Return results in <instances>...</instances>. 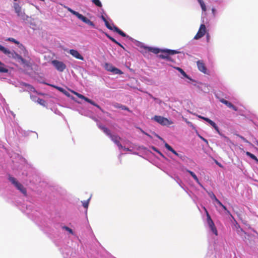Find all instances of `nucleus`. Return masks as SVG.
Masks as SVG:
<instances>
[{
    "instance_id": "obj_1",
    "label": "nucleus",
    "mask_w": 258,
    "mask_h": 258,
    "mask_svg": "<svg viewBox=\"0 0 258 258\" xmlns=\"http://www.w3.org/2000/svg\"><path fill=\"white\" fill-rule=\"evenodd\" d=\"M66 9L68 10L69 12L71 13L73 15L76 16L79 19L84 22L85 23L88 24V25L92 26V27H95V25L93 22L90 21L89 19L84 16L82 14L79 13L78 12L72 10L70 8L66 7Z\"/></svg>"
},
{
    "instance_id": "obj_2",
    "label": "nucleus",
    "mask_w": 258,
    "mask_h": 258,
    "mask_svg": "<svg viewBox=\"0 0 258 258\" xmlns=\"http://www.w3.org/2000/svg\"><path fill=\"white\" fill-rule=\"evenodd\" d=\"M9 179L17 189L20 190L24 196H27L26 188L19 182L15 177L10 176Z\"/></svg>"
},
{
    "instance_id": "obj_3",
    "label": "nucleus",
    "mask_w": 258,
    "mask_h": 258,
    "mask_svg": "<svg viewBox=\"0 0 258 258\" xmlns=\"http://www.w3.org/2000/svg\"><path fill=\"white\" fill-rule=\"evenodd\" d=\"M162 54L159 55V57L166 59L168 60H171L170 55H173L178 53L179 52L175 50L163 49L161 50Z\"/></svg>"
},
{
    "instance_id": "obj_4",
    "label": "nucleus",
    "mask_w": 258,
    "mask_h": 258,
    "mask_svg": "<svg viewBox=\"0 0 258 258\" xmlns=\"http://www.w3.org/2000/svg\"><path fill=\"white\" fill-rule=\"evenodd\" d=\"M153 119L162 125L169 126L173 123L171 120L159 115L154 116Z\"/></svg>"
},
{
    "instance_id": "obj_5",
    "label": "nucleus",
    "mask_w": 258,
    "mask_h": 258,
    "mask_svg": "<svg viewBox=\"0 0 258 258\" xmlns=\"http://www.w3.org/2000/svg\"><path fill=\"white\" fill-rule=\"evenodd\" d=\"M204 209L205 210V212L206 213L207 221V223L209 225V227L210 228L211 230L212 231V232L214 234H215V235L217 236L218 235V231H217V228L215 225V224H214L213 221L212 220V219H211V216L209 215L207 209L206 208H204Z\"/></svg>"
},
{
    "instance_id": "obj_6",
    "label": "nucleus",
    "mask_w": 258,
    "mask_h": 258,
    "mask_svg": "<svg viewBox=\"0 0 258 258\" xmlns=\"http://www.w3.org/2000/svg\"><path fill=\"white\" fill-rule=\"evenodd\" d=\"M14 8L15 12L17 13L18 17H20L23 20H27L28 17L25 14V12L22 11L21 7L17 3H14Z\"/></svg>"
},
{
    "instance_id": "obj_7",
    "label": "nucleus",
    "mask_w": 258,
    "mask_h": 258,
    "mask_svg": "<svg viewBox=\"0 0 258 258\" xmlns=\"http://www.w3.org/2000/svg\"><path fill=\"white\" fill-rule=\"evenodd\" d=\"M105 25L106 27L109 30H112L118 34H119L120 35H121L122 37H126V35L125 33H124L122 31L120 30L118 27H117L116 26H114L113 24L112 25L110 24L109 22L107 21L105 22H104Z\"/></svg>"
},
{
    "instance_id": "obj_8",
    "label": "nucleus",
    "mask_w": 258,
    "mask_h": 258,
    "mask_svg": "<svg viewBox=\"0 0 258 258\" xmlns=\"http://www.w3.org/2000/svg\"><path fill=\"white\" fill-rule=\"evenodd\" d=\"M73 92L78 98L84 100L86 102H87L90 103L91 104L94 105V106L97 107L102 112H103V110L102 109V108L99 105H98L94 101H93V100L89 99L88 98L84 96V95H83L79 93H77L76 92Z\"/></svg>"
},
{
    "instance_id": "obj_9",
    "label": "nucleus",
    "mask_w": 258,
    "mask_h": 258,
    "mask_svg": "<svg viewBox=\"0 0 258 258\" xmlns=\"http://www.w3.org/2000/svg\"><path fill=\"white\" fill-rule=\"evenodd\" d=\"M51 63L55 68L59 72H62L66 69V65L62 62L57 60H53Z\"/></svg>"
},
{
    "instance_id": "obj_10",
    "label": "nucleus",
    "mask_w": 258,
    "mask_h": 258,
    "mask_svg": "<svg viewBox=\"0 0 258 258\" xmlns=\"http://www.w3.org/2000/svg\"><path fill=\"white\" fill-rule=\"evenodd\" d=\"M206 32V27L204 24H201L200 28L194 37V39L196 40L199 39L200 38L203 37Z\"/></svg>"
},
{
    "instance_id": "obj_11",
    "label": "nucleus",
    "mask_w": 258,
    "mask_h": 258,
    "mask_svg": "<svg viewBox=\"0 0 258 258\" xmlns=\"http://www.w3.org/2000/svg\"><path fill=\"white\" fill-rule=\"evenodd\" d=\"M104 68L106 70L113 72L116 74H121L122 73L120 70L115 68L110 63H106L105 64Z\"/></svg>"
},
{
    "instance_id": "obj_12",
    "label": "nucleus",
    "mask_w": 258,
    "mask_h": 258,
    "mask_svg": "<svg viewBox=\"0 0 258 258\" xmlns=\"http://www.w3.org/2000/svg\"><path fill=\"white\" fill-rule=\"evenodd\" d=\"M111 141L113 142L118 147L119 149L123 148V146L120 143L121 138L117 135H111L109 137Z\"/></svg>"
},
{
    "instance_id": "obj_13",
    "label": "nucleus",
    "mask_w": 258,
    "mask_h": 258,
    "mask_svg": "<svg viewBox=\"0 0 258 258\" xmlns=\"http://www.w3.org/2000/svg\"><path fill=\"white\" fill-rule=\"evenodd\" d=\"M197 64L198 68L200 71H201V72H202L205 74H208L207 69L206 68L205 63L204 62V61L203 60H198L197 61Z\"/></svg>"
},
{
    "instance_id": "obj_14",
    "label": "nucleus",
    "mask_w": 258,
    "mask_h": 258,
    "mask_svg": "<svg viewBox=\"0 0 258 258\" xmlns=\"http://www.w3.org/2000/svg\"><path fill=\"white\" fill-rule=\"evenodd\" d=\"M69 53L71 54L74 57L83 60L84 57L83 56L81 55V54L79 52V51L75 49H70L69 51Z\"/></svg>"
},
{
    "instance_id": "obj_15",
    "label": "nucleus",
    "mask_w": 258,
    "mask_h": 258,
    "mask_svg": "<svg viewBox=\"0 0 258 258\" xmlns=\"http://www.w3.org/2000/svg\"><path fill=\"white\" fill-rule=\"evenodd\" d=\"M220 101L226 105L228 107L232 108L234 111L237 110V108L235 106L233 105L231 102L225 100L224 99H220Z\"/></svg>"
},
{
    "instance_id": "obj_16",
    "label": "nucleus",
    "mask_w": 258,
    "mask_h": 258,
    "mask_svg": "<svg viewBox=\"0 0 258 258\" xmlns=\"http://www.w3.org/2000/svg\"><path fill=\"white\" fill-rule=\"evenodd\" d=\"M7 40L9 41L13 42L14 43L19 45V48H20L22 49H24L25 50H26L24 46L22 44H20L19 41H18L16 39H15L14 38L10 37V38H8L7 39Z\"/></svg>"
},
{
    "instance_id": "obj_17",
    "label": "nucleus",
    "mask_w": 258,
    "mask_h": 258,
    "mask_svg": "<svg viewBox=\"0 0 258 258\" xmlns=\"http://www.w3.org/2000/svg\"><path fill=\"white\" fill-rule=\"evenodd\" d=\"M0 51L3 52L4 54L9 55L10 56V54L13 55V54L11 52L10 50L7 49L3 46L0 44Z\"/></svg>"
},
{
    "instance_id": "obj_18",
    "label": "nucleus",
    "mask_w": 258,
    "mask_h": 258,
    "mask_svg": "<svg viewBox=\"0 0 258 258\" xmlns=\"http://www.w3.org/2000/svg\"><path fill=\"white\" fill-rule=\"evenodd\" d=\"M9 70L6 65L0 61V73H8Z\"/></svg>"
},
{
    "instance_id": "obj_19",
    "label": "nucleus",
    "mask_w": 258,
    "mask_h": 258,
    "mask_svg": "<svg viewBox=\"0 0 258 258\" xmlns=\"http://www.w3.org/2000/svg\"><path fill=\"white\" fill-rule=\"evenodd\" d=\"M207 122H208L211 125H212L214 128V129L216 131V132L219 134L220 135V132L219 130L218 126L216 125V124L213 121H212V120H211L210 119L209 121H208Z\"/></svg>"
},
{
    "instance_id": "obj_20",
    "label": "nucleus",
    "mask_w": 258,
    "mask_h": 258,
    "mask_svg": "<svg viewBox=\"0 0 258 258\" xmlns=\"http://www.w3.org/2000/svg\"><path fill=\"white\" fill-rule=\"evenodd\" d=\"M99 127L103 131V132L109 137L112 135L110 131L104 126H100Z\"/></svg>"
},
{
    "instance_id": "obj_21",
    "label": "nucleus",
    "mask_w": 258,
    "mask_h": 258,
    "mask_svg": "<svg viewBox=\"0 0 258 258\" xmlns=\"http://www.w3.org/2000/svg\"><path fill=\"white\" fill-rule=\"evenodd\" d=\"M187 172H188L190 175L193 177V178L196 180V181L200 185H201V183H200V182L198 178V177L197 176V175L195 174V173L190 171V170H187Z\"/></svg>"
},
{
    "instance_id": "obj_22",
    "label": "nucleus",
    "mask_w": 258,
    "mask_h": 258,
    "mask_svg": "<svg viewBox=\"0 0 258 258\" xmlns=\"http://www.w3.org/2000/svg\"><path fill=\"white\" fill-rule=\"evenodd\" d=\"M148 50L150 51L153 52L155 54H158L159 52H162V51H161L162 49L157 48L149 47Z\"/></svg>"
},
{
    "instance_id": "obj_23",
    "label": "nucleus",
    "mask_w": 258,
    "mask_h": 258,
    "mask_svg": "<svg viewBox=\"0 0 258 258\" xmlns=\"http://www.w3.org/2000/svg\"><path fill=\"white\" fill-rule=\"evenodd\" d=\"M198 1L200 4L203 11H204V12L206 11V10H207L206 6V5L205 4V3L204 2V1L203 0H198Z\"/></svg>"
},
{
    "instance_id": "obj_24",
    "label": "nucleus",
    "mask_w": 258,
    "mask_h": 258,
    "mask_svg": "<svg viewBox=\"0 0 258 258\" xmlns=\"http://www.w3.org/2000/svg\"><path fill=\"white\" fill-rule=\"evenodd\" d=\"M246 155L250 157L251 159L255 160L256 162H258V159L254 155L249 152H246Z\"/></svg>"
},
{
    "instance_id": "obj_25",
    "label": "nucleus",
    "mask_w": 258,
    "mask_h": 258,
    "mask_svg": "<svg viewBox=\"0 0 258 258\" xmlns=\"http://www.w3.org/2000/svg\"><path fill=\"white\" fill-rule=\"evenodd\" d=\"M185 78H189L188 76L185 73V72L180 68L177 67L176 68Z\"/></svg>"
},
{
    "instance_id": "obj_26",
    "label": "nucleus",
    "mask_w": 258,
    "mask_h": 258,
    "mask_svg": "<svg viewBox=\"0 0 258 258\" xmlns=\"http://www.w3.org/2000/svg\"><path fill=\"white\" fill-rule=\"evenodd\" d=\"M37 102H38V103H39V104H40V105H41L42 106H45V105H46V102L43 99L38 98V99L37 100Z\"/></svg>"
},
{
    "instance_id": "obj_27",
    "label": "nucleus",
    "mask_w": 258,
    "mask_h": 258,
    "mask_svg": "<svg viewBox=\"0 0 258 258\" xmlns=\"http://www.w3.org/2000/svg\"><path fill=\"white\" fill-rule=\"evenodd\" d=\"M221 208L224 210L225 214L230 215V216L232 217L230 211L227 209V208L224 205H223Z\"/></svg>"
},
{
    "instance_id": "obj_28",
    "label": "nucleus",
    "mask_w": 258,
    "mask_h": 258,
    "mask_svg": "<svg viewBox=\"0 0 258 258\" xmlns=\"http://www.w3.org/2000/svg\"><path fill=\"white\" fill-rule=\"evenodd\" d=\"M92 2L97 7H102V4L99 0H92Z\"/></svg>"
},
{
    "instance_id": "obj_29",
    "label": "nucleus",
    "mask_w": 258,
    "mask_h": 258,
    "mask_svg": "<svg viewBox=\"0 0 258 258\" xmlns=\"http://www.w3.org/2000/svg\"><path fill=\"white\" fill-rule=\"evenodd\" d=\"M90 199V198L88 200L82 202L83 206L86 209H87L88 207Z\"/></svg>"
},
{
    "instance_id": "obj_30",
    "label": "nucleus",
    "mask_w": 258,
    "mask_h": 258,
    "mask_svg": "<svg viewBox=\"0 0 258 258\" xmlns=\"http://www.w3.org/2000/svg\"><path fill=\"white\" fill-rule=\"evenodd\" d=\"M15 53V55H16V56L17 57V58L20 60L23 63H25L26 62V60L25 59H24L21 55H19L17 53Z\"/></svg>"
},
{
    "instance_id": "obj_31",
    "label": "nucleus",
    "mask_w": 258,
    "mask_h": 258,
    "mask_svg": "<svg viewBox=\"0 0 258 258\" xmlns=\"http://www.w3.org/2000/svg\"><path fill=\"white\" fill-rule=\"evenodd\" d=\"M52 87H54L55 88L57 89L58 90H59L60 92H62V93H65L64 92H66V90L61 88V87H58V86H54V85H51Z\"/></svg>"
},
{
    "instance_id": "obj_32",
    "label": "nucleus",
    "mask_w": 258,
    "mask_h": 258,
    "mask_svg": "<svg viewBox=\"0 0 258 258\" xmlns=\"http://www.w3.org/2000/svg\"><path fill=\"white\" fill-rule=\"evenodd\" d=\"M210 198L214 201H216L218 200V199L216 198V197L215 196V195L214 194L213 192H211V193H209V194Z\"/></svg>"
},
{
    "instance_id": "obj_33",
    "label": "nucleus",
    "mask_w": 258,
    "mask_h": 258,
    "mask_svg": "<svg viewBox=\"0 0 258 258\" xmlns=\"http://www.w3.org/2000/svg\"><path fill=\"white\" fill-rule=\"evenodd\" d=\"M165 147L167 149H168L169 151L171 152L172 150H173V148L167 143H165Z\"/></svg>"
},
{
    "instance_id": "obj_34",
    "label": "nucleus",
    "mask_w": 258,
    "mask_h": 258,
    "mask_svg": "<svg viewBox=\"0 0 258 258\" xmlns=\"http://www.w3.org/2000/svg\"><path fill=\"white\" fill-rule=\"evenodd\" d=\"M105 35L106 36L107 38H108L111 41H112L113 42L114 41L115 39H114L113 37L109 35L107 33H105Z\"/></svg>"
},
{
    "instance_id": "obj_35",
    "label": "nucleus",
    "mask_w": 258,
    "mask_h": 258,
    "mask_svg": "<svg viewBox=\"0 0 258 258\" xmlns=\"http://www.w3.org/2000/svg\"><path fill=\"white\" fill-rule=\"evenodd\" d=\"M122 105L117 103H115L113 104L114 107L116 108H121V107L122 106Z\"/></svg>"
},
{
    "instance_id": "obj_36",
    "label": "nucleus",
    "mask_w": 258,
    "mask_h": 258,
    "mask_svg": "<svg viewBox=\"0 0 258 258\" xmlns=\"http://www.w3.org/2000/svg\"><path fill=\"white\" fill-rule=\"evenodd\" d=\"M237 136L239 138H240L243 141H244V142L245 143H248V141L245 139L243 137L239 135H237Z\"/></svg>"
},
{
    "instance_id": "obj_37",
    "label": "nucleus",
    "mask_w": 258,
    "mask_h": 258,
    "mask_svg": "<svg viewBox=\"0 0 258 258\" xmlns=\"http://www.w3.org/2000/svg\"><path fill=\"white\" fill-rule=\"evenodd\" d=\"M64 228L67 230L69 233H71V234H73V231L72 230V229H71V228H70L69 227H67V226H65L64 227Z\"/></svg>"
},
{
    "instance_id": "obj_38",
    "label": "nucleus",
    "mask_w": 258,
    "mask_h": 258,
    "mask_svg": "<svg viewBox=\"0 0 258 258\" xmlns=\"http://www.w3.org/2000/svg\"><path fill=\"white\" fill-rule=\"evenodd\" d=\"M199 137L205 143H206L207 144H208V140L206 139H205L204 138H203V137H202L201 135H198Z\"/></svg>"
},
{
    "instance_id": "obj_39",
    "label": "nucleus",
    "mask_w": 258,
    "mask_h": 258,
    "mask_svg": "<svg viewBox=\"0 0 258 258\" xmlns=\"http://www.w3.org/2000/svg\"><path fill=\"white\" fill-rule=\"evenodd\" d=\"M153 150H154L155 151H156V152H157V153H159V154H160L162 157H164V156L163 155V154H162V153H161V152H160L158 149H157L156 148H155V147H153Z\"/></svg>"
},
{
    "instance_id": "obj_40",
    "label": "nucleus",
    "mask_w": 258,
    "mask_h": 258,
    "mask_svg": "<svg viewBox=\"0 0 258 258\" xmlns=\"http://www.w3.org/2000/svg\"><path fill=\"white\" fill-rule=\"evenodd\" d=\"M121 109L122 110H127L128 111H131L129 109V108L128 107H127L126 106H124V105H122V106L121 107Z\"/></svg>"
},
{
    "instance_id": "obj_41",
    "label": "nucleus",
    "mask_w": 258,
    "mask_h": 258,
    "mask_svg": "<svg viewBox=\"0 0 258 258\" xmlns=\"http://www.w3.org/2000/svg\"><path fill=\"white\" fill-rule=\"evenodd\" d=\"M113 42L115 43V44H116L117 45H118V46H119L120 47H121V48L124 49L123 46L120 43L117 42L115 39L114 41H113Z\"/></svg>"
},
{
    "instance_id": "obj_42",
    "label": "nucleus",
    "mask_w": 258,
    "mask_h": 258,
    "mask_svg": "<svg viewBox=\"0 0 258 258\" xmlns=\"http://www.w3.org/2000/svg\"><path fill=\"white\" fill-rule=\"evenodd\" d=\"M218 205H219L221 207H222V206L223 205L222 203L218 199L217 201H215Z\"/></svg>"
},
{
    "instance_id": "obj_43",
    "label": "nucleus",
    "mask_w": 258,
    "mask_h": 258,
    "mask_svg": "<svg viewBox=\"0 0 258 258\" xmlns=\"http://www.w3.org/2000/svg\"><path fill=\"white\" fill-rule=\"evenodd\" d=\"M212 13L214 16H215L216 15V10L215 8H212Z\"/></svg>"
},
{
    "instance_id": "obj_44",
    "label": "nucleus",
    "mask_w": 258,
    "mask_h": 258,
    "mask_svg": "<svg viewBox=\"0 0 258 258\" xmlns=\"http://www.w3.org/2000/svg\"><path fill=\"white\" fill-rule=\"evenodd\" d=\"M202 119H203V120H205L207 122L209 121V120L210 119L209 118L205 117H202Z\"/></svg>"
},
{
    "instance_id": "obj_45",
    "label": "nucleus",
    "mask_w": 258,
    "mask_h": 258,
    "mask_svg": "<svg viewBox=\"0 0 258 258\" xmlns=\"http://www.w3.org/2000/svg\"><path fill=\"white\" fill-rule=\"evenodd\" d=\"M171 152L173 153L176 156H178V154L173 149V150L171 151Z\"/></svg>"
},
{
    "instance_id": "obj_46",
    "label": "nucleus",
    "mask_w": 258,
    "mask_h": 258,
    "mask_svg": "<svg viewBox=\"0 0 258 258\" xmlns=\"http://www.w3.org/2000/svg\"><path fill=\"white\" fill-rule=\"evenodd\" d=\"M101 18H102V20L104 21V22H105L106 21H107L103 16H101Z\"/></svg>"
},
{
    "instance_id": "obj_47",
    "label": "nucleus",
    "mask_w": 258,
    "mask_h": 258,
    "mask_svg": "<svg viewBox=\"0 0 258 258\" xmlns=\"http://www.w3.org/2000/svg\"><path fill=\"white\" fill-rule=\"evenodd\" d=\"M149 96H150V97L151 98L153 99L154 100H157V98H155L154 97H153V96H152V95H151V94H149Z\"/></svg>"
},
{
    "instance_id": "obj_48",
    "label": "nucleus",
    "mask_w": 258,
    "mask_h": 258,
    "mask_svg": "<svg viewBox=\"0 0 258 258\" xmlns=\"http://www.w3.org/2000/svg\"><path fill=\"white\" fill-rule=\"evenodd\" d=\"M64 92L65 93H63L64 94H65L66 95H67L68 96H70V94L66 90V92Z\"/></svg>"
},
{
    "instance_id": "obj_49",
    "label": "nucleus",
    "mask_w": 258,
    "mask_h": 258,
    "mask_svg": "<svg viewBox=\"0 0 258 258\" xmlns=\"http://www.w3.org/2000/svg\"><path fill=\"white\" fill-rule=\"evenodd\" d=\"M122 149H123L125 151H130V149L129 148H125V147H123Z\"/></svg>"
},
{
    "instance_id": "obj_50",
    "label": "nucleus",
    "mask_w": 258,
    "mask_h": 258,
    "mask_svg": "<svg viewBox=\"0 0 258 258\" xmlns=\"http://www.w3.org/2000/svg\"><path fill=\"white\" fill-rule=\"evenodd\" d=\"M156 136L160 140H162V138H161L160 136H159L158 135H156Z\"/></svg>"
},
{
    "instance_id": "obj_51",
    "label": "nucleus",
    "mask_w": 258,
    "mask_h": 258,
    "mask_svg": "<svg viewBox=\"0 0 258 258\" xmlns=\"http://www.w3.org/2000/svg\"><path fill=\"white\" fill-rule=\"evenodd\" d=\"M203 116H199V117L202 118V117H203Z\"/></svg>"
}]
</instances>
